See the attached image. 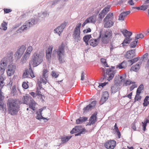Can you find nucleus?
I'll return each instance as SVG.
<instances>
[{
  "label": "nucleus",
  "mask_w": 149,
  "mask_h": 149,
  "mask_svg": "<svg viewBox=\"0 0 149 149\" xmlns=\"http://www.w3.org/2000/svg\"><path fill=\"white\" fill-rule=\"evenodd\" d=\"M7 104L9 114L13 116L17 114L19 110V107L16 100L9 99L7 102Z\"/></svg>",
  "instance_id": "nucleus-1"
},
{
  "label": "nucleus",
  "mask_w": 149,
  "mask_h": 149,
  "mask_svg": "<svg viewBox=\"0 0 149 149\" xmlns=\"http://www.w3.org/2000/svg\"><path fill=\"white\" fill-rule=\"evenodd\" d=\"M43 53L38 50L35 52L32 56V63L33 67H36L41 63L43 61Z\"/></svg>",
  "instance_id": "nucleus-2"
},
{
  "label": "nucleus",
  "mask_w": 149,
  "mask_h": 149,
  "mask_svg": "<svg viewBox=\"0 0 149 149\" xmlns=\"http://www.w3.org/2000/svg\"><path fill=\"white\" fill-rule=\"evenodd\" d=\"M113 13L108 14L103 20L104 27L107 28L112 27L114 23Z\"/></svg>",
  "instance_id": "nucleus-3"
},
{
  "label": "nucleus",
  "mask_w": 149,
  "mask_h": 149,
  "mask_svg": "<svg viewBox=\"0 0 149 149\" xmlns=\"http://www.w3.org/2000/svg\"><path fill=\"white\" fill-rule=\"evenodd\" d=\"M121 31L124 36L126 37L122 44L123 46H126L127 44L130 43L132 40L130 36L132 35V33L126 29L123 30Z\"/></svg>",
  "instance_id": "nucleus-4"
},
{
  "label": "nucleus",
  "mask_w": 149,
  "mask_h": 149,
  "mask_svg": "<svg viewBox=\"0 0 149 149\" xmlns=\"http://www.w3.org/2000/svg\"><path fill=\"white\" fill-rule=\"evenodd\" d=\"M112 31L111 29L106 30L102 35L101 40L102 42L105 44L109 42L108 39L112 37Z\"/></svg>",
  "instance_id": "nucleus-5"
},
{
  "label": "nucleus",
  "mask_w": 149,
  "mask_h": 149,
  "mask_svg": "<svg viewBox=\"0 0 149 149\" xmlns=\"http://www.w3.org/2000/svg\"><path fill=\"white\" fill-rule=\"evenodd\" d=\"M64 45L62 43L59 47L58 49L56 52L58 58L60 63H62L64 62V60H63V57L64 55Z\"/></svg>",
  "instance_id": "nucleus-6"
},
{
  "label": "nucleus",
  "mask_w": 149,
  "mask_h": 149,
  "mask_svg": "<svg viewBox=\"0 0 149 149\" xmlns=\"http://www.w3.org/2000/svg\"><path fill=\"white\" fill-rule=\"evenodd\" d=\"M81 25V23H79L77 25L72 34L73 38L77 41L80 40V28Z\"/></svg>",
  "instance_id": "nucleus-7"
},
{
  "label": "nucleus",
  "mask_w": 149,
  "mask_h": 149,
  "mask_svg": "<svg viewBox=\"0 0 149 149\" xmlns=\"http://www.w3.org/2000/svg\"><path fill=\"white\" fill-rule=\"evenodd\" d=\"M114 73L113 71L111 69H108L107 70L106 72L104 75V79H107L109 81L111 80L114 76Z\"/></svg>",
  "instance_id": "nucleus-8"
},
{
  "label": "nucleus",
  "mask_w": 149,
  "mask_h": 149,
  "mask_svg": "<svg viewBox=\"0 0 149 149\" xmlns=\"http://www.w3.org/2000/svg\"><path fill=\"white\" fill-rule=\"evenodd\" d=\"M26 49V45H22L15 54V56L17 57V59L20 58L23 54Z\"/></svg>",
  "instance_id": "nucleus-9"
},
{
  "label": "nucleus",
  "mask_w": 149,
  "mask_h": 149,
  "mask_svg": "<svg viewBox=\"0 0 149 149\" xmlns=\"http://www.w3.org/2000/svg\"><path fill=\"white\" fill-rule=\"evenodd\" d=\"M116 143L114 140H108L105 143L104 146L107 149H113L116 145Z\"/></svg>",
  "instance_id": "nucleus-10"
},
{
  "label": "nucleus",
  "mask_w": 149,
  "mask_h": 149,
  "mask_svg": "<svg viewBox=\"0 0 149 149\" xmlns=\"http://www.w3.org/2000/svg\"><path fill=\"white\" fill-rule=\"evenodd\" d=\"M83 131L81 130V127L79 126H76L74 128H73L72 130L70 132L71 134L75 133H78L77 134H75V136L80 135L83 132Z\"/></svg>",
  "instance_id": "nucleus-11"
},
{
  "label": "nucleus",
  "mask_w": 149,
  "mask_h": 149,
  "mask_svg": "<svg viewBox=\"0 0 149 149\" xmlns=\"http://www.w3.org/2000/svg\"><path fill=\"white\" fill-rule=\"evenodd\" d=\"M16 68L15 65H11L8 66L7 70V73L8 76H10L14 74Z\"/></svg>",
  "instance_id": "nucleus-12"
},
{
  "label": "nucleus",
  "mask_w": 149,
  "mask_h": 149,
  "mask_svg": "<svg viewBox=\"0 0 149 149\" xmlns=\"http://www.w3.org/2000/svg\"><path fill=\"white\" fill-rule=\"evenodd\" d=\"M7 65V61L5 58L1 61L0 63V71L3 74Z\"/></svg>",
  "instance_id": "nucleus-13"
},
{
  "label": "nucleus",
  "mask_w": 149,
  "mask_h": 149,
  "mask_svg": "<svg viewBox=\"0 0 149 149\" xmlns=\"http://www.w3.org/2000/svg\"><path fill=\"white\" fill-rule=\"evenodd\" d=\"M47 82V79L40 77H38L37 79V85L40 86H42V84L45 85Z\"/></svg>",
  "instance_id": "nucleus-14"
},
{
  "label": "nucleus",
  "mask_w": 149,
  "mask_h": 149,
  "mask_svg": "<svg viewBox=\"0 0 149 149\" xmlns=\"http://www.w3.org/2000/svg\"><path fill=\"white\" fill-rule=\"evenodd\" d=\"M96 102L95 101H93L90 104H89L86 107L84 108L83 109L84 112H87L91 110L95 106Z\"/></svg>",
  "instance_id": "nucleus-15"
},
{
  "label": "nucleus",
  "mask_w": 149,
  "mask_h": 149,
  "mask_svg": "<svg viewBox=\"0 0 149 149\" xmlns=\"http://www.w3.org/2000/svg\"><path fill=\"white\" fill-rule=\"evenodd\" d=\"M135 49H132L128 51L125 55V57L128 59H131L135 56Z\"/></svg>",
  "instance_id": "nucleus-16"
},
{
  "label": "nucleus",
  "mask_w": 149,
  "mask_h": 149,
  "mask_svg": "<svg viewBox=\"0 0 149 149\" xmlns=\"http://www.w3.org/2000/svg\"><path fill=\"white\" fill-rule=\"evenodd\" d=\"M4 98V96L2 94H0V111H2L4 110L5 111L6 110V105L4 104L3 101Z\"/></svg>",
  "instance_id": "nucleus-17"
},
{
  "label": "nucleus",
  "mask_w": 149,
  "mask_h": 149,
  "mask_svg": "<svg viewBox=\"0 0 149 149\" xmlns=\"http://www.w3.org/2000/svg\"><path fill=\"white\" fill-rule=\"evenodd\" d=\"M31 23L30 22H28L27 23V24L26 25H23L19 29L20 30L24 31L25 30L29 28L31 26L34 24V22H35V20L34 19H33L31 20Z\"/></svg>",
  "instance_id": "nucleus-18"
},
{
  "label": "nucleus",
  "mask_w": 149,
  "mask_h": 149,
  "mask_svg": "<svg viewBox=\"0 0 149 149\" xmlns=\"http://www.w3.org/2000/svg\"><path fill=\"white\" fill-rule=\"evenodd\" d=\"M130 10L122 12L120 14L119 16L118 20L123 21L124 20L125 17L130 14Z\"/></svg>",
  "instance_id": "nucleus-19"
},
{
  "label": "nucleus",
  "mask_w": 149,
  "mask_h": 149,
  "mask_svg": "<svg viewBox=\"0 0 149 149\" xmlns=\"http://www.w3.org/2000/svg\"><path fill=\"white\" fill-rule=\"evenodd\" d=\"M53 47L52 46H49L48 49L46 51V58L47 59L49 60L51 57V54Z\"/></svg>",
  "instance_id": "nucleus-20"
},
{
  "label": "nucleus",
  "mask_w": 149,
  "mask_h": 149,
  "mask_svg": "<svg viewBox=\"0 0 149 149\" xmlns=\"http://www.w3.org/2000/svg\"><path fill=\"white\" fill-rule=\"evenodd\" d=\"M109 96V95L107 92L105 91L103 93L100 100V102L101 104H103L107 100Z\"/></svg>",
  "instance_id": "nucleus-21"
},
{
  "label": "nucleus",
  "mask_w": 149,
  "mask_h": 149,
  "mask_svg": "<svg viewBox=\"0 0 149 149\" xmlns=\"http://www.w3.org/2000/svg\"><path fill=\"white\" fill-rule=\"evenodd\" d=\"M96 21V20L94 18V17L93 16H92L91 17L87 18L85 20L84 23L82 24V26L84 27L87 23L89 22L94 23Z\"/></svg>",
  "instance_id": "nucleus-22"
},
{
  "label": "nucleus",
  "mask_w": 149,
  "mask_h": 149,
  "mask_svg": "<svg viewBox=\"0 0 149 149\" xmlns=\"http://www.w3.org/2000/svg\"><path fill=\"white\" fill-rule=\"evenodd\" d=\"M96 113H94L90 117L89 123V124L91 125L94 124L96 120Z\"/></svg>",
  "instance_id": "nucleus-23"
},
{
  "label": "nucleus",
  "mask_w": 149,
  "mask_h": 149,
  "mask_svg": "<svg viewBox=\"0 0 149 149\" xmlns=\"http://www.w3.org/2000/svg\"><path fill=\"white\" fill-rule=\"evenodd\" d=\"M32 99H33L30 97L27 96H24L22 99V101L23 103L28 104Z\"/></svg>",
  "instance_id": "nucleus-24"
},
{
  "label": "nucleus",
  "mask_w": 149,
  "mask_h": 149,
  "mask_svg": "<svg viewBox=\"0 0 149 149\" xmlns=\"http://www.w3.org/2000/svg\"><path fill=\"white\" fill-rule=\"evenodd\" d=\"M4 75L2 74L0 76V94H2V93L1 92V89L5 84L4 82Z\"/></svg>",
  "instance_id": "nucleus-25"
},
{
  "label": "nucleus",
  "mask_w": 149,
  "mask_h": 149,
  "mask_svg": "<svg viewBox=\"0 0 149 149\" xmlns=\"http://www.w3.org/2000/svg\"><path fill=\"white\" fill-rule=\"evenodd\" d=\"M140 63H137L135 65H133L130 69L131 71L137 72L140 68Z\"/></svg>",
  "instance_id": "nucleus-26"
},
{
  "label": "nucleus",
  "mask_w": 149,
  "mask_h": 149,
  "mask_svg": "<svg viewBox=\"0 0 149 149\" xmlns=\"http://www.w3.org/2000/svg\"><path fill=\"white\" fill-rule=\"evenodd\" d=\"M36 104V103L33 99L28 104H29V108L34 111L35 110Z\"/></svg>",
  "instance_id": "nucleus-27"
},
{
  "label": "nucleus",
  "mask_w": 149,
  "mask_h": 149,
  "mask_svg": "<svg viewBox=\"0 0 149 149\" xmlns=\"http://www.w3.org/2000/svg\"><path fill=\"white\" fill-rule=\"evenodd\" d=\"M89 43L90 45L93 47L96 46L98 44V40L96 39H92L90 40Z\"/></svg>",
  "instance_id": "nucleus-28"
},
{
  "label": "nucleus",
  "mask_w": 149,
  "mask_h": 149,
  "mask_svg": "<svg viewBox=\"0 0 149 149\" xmlns=\"http://www.w3.org/2000/svg\"><path fill=\"white\" fill-rule=\"evenodd\" d=\"M42 90H44V88H42V86L37 85L36 92V94L37 95L42 96V94L41 91Z\"/></svg>",
  "instance_id": "nucleus-29"
},
{
  "label": "nucleus",
  "mask_w": 149,
  "mask_h": 149,
  "mask_svg": "<svg viewBox=\"0 0 149 149\" xmlns=\"http://www.w3.org/2000/svg\"><path fill=\"white\" fill-rule=\"evenodd\" d=\"M30 54L27 53L25 52L23 56L21 59V61L22 63H23L26 61L30 56Z\"/></svg>",
  "instance_id": "nucleus-30"
},
{
  "label": "nucleus",
  "mask_w": 149,
  "mask_h": 149,
  "mask_svg": "<svg viewBox=\"0 0 149 149\" xmlns=\"http://www.w3.org/2000/svg\"><path fill=\"white\" fill-rule=\"evenodd\" d=\"M87 120V118L86 117H80L76 120V123L77 124H81L83 122Z\"/></svg>",
  "instance_id": "nucleus-31"
},
{
  "label": "nucleus",
  "mask_w": 149,
  "mask_h": 149,
  "mask_svg": "<svg viewBox=\"0 0 149 149\" xmlns=\"http://www.w3.org/2000/svg\"><path fill=\"white\" fill-rule=\"evenodd\" d=\"M140 57H137L132 59L128 60V62L130 63L129 64L130 65H131L134 63L137 62L140 59Z\"/></svg>",
  "instance_id": "nucleus-32"
},
{
  "label": "nucleus",
  "mask_w": 149,
  "mask_h": 149,
  "mask_svg": "<svg viewBox=\"0 0 149 149\" xmlns=\"http://www.w3.org/2000/svg\"><path fill=\"white\" fill-rule=\"evenodd\" d=\"M118 47V45L115 44L113 41L111 42L110 46V52H112L113 50Z\"/></svg>",
  "instance_id": "nucleus-33"
},
{
  "label": "nucleus",
  "mask_w": 149,
  "mask_h": 149,
  "mask_svg": "<svg viewBox=\"0 0 149 149\" xmlns=\"http://www.w3.org/2000/svg\"><path fill=\"white\" fill-rule=\"evenodd\" d=\"M48 71L47 69L43 70L42 77L45 79H47L48 77Z\"/></svg>",
  "instance_id": "nucleus-34"
},
{
  "label": "nucleus",
  "mask_w": 149,
  "mask_h": 149,
  "mask_svg": "<svg viewBox=\"0 0 149 149\" xmlns=\"http://www.w3.org/2000/svg\"><path fill=\"white\" fill-rule=\"evenodd\" d=\"M118 87L116 84H115L111 87V92L112 93H115L118 90Z\"/></svg>",
  "instance_id": "nucleus-35"
},
{
  "label": "nucleus",
  "mask_w": 149,
  "mask_h": 149,
  "mask_svg": "<svg viewBox=\"0 0 149 149\" xmlns=\"http://www.w3.org/2000/svg\"><path fill=\"white\" fill-rule=\"evenodd\" d=\"M127 63L126 61H124L118 65V67L120 69L124 68L127 67Z\"/></svg>",
  "instance_id": "nucleus-36"
},
{
  "label": "nucleus",
  "mask_w": 149,
  "mask_h": 149,
  "mask_svg": "<svg viewBox=\"0 0 149 149\" xmlns=\"http://www.w3.org/2000/svg\"><path fill=\"white\" fill-rule=\"evenodd\" d=\"M149 100V97L148 96H146L145 98L143 103V106L144 107H146L149 104V101L148 100Z\"/></svg>",
  "instance_id": "nucleus-37"
},
{
  "label": "nucleus",
  "mask_w": 149,
  "mask_h": 149,
  "mask_svg": "<svg viewBox=\"0 0 149 149\" xmlns=\"http://www.w3.org/2000/svg\"><path fill=\"white\" fill-rule=\"evenodd\" d=\"M71 137V136H66L65 137H62L61 139L62 143H64L68 141Z\"/></svg>",
  "instance_id": "nucleus-38"
},
{
  "label": "nucleus",
  "mask_w": 149,
  "mask_h": 149,
  "mask_svg": "<svg viewBox=\"0 0 149 149\" xmlns=\"http://www.w3.org/2000/svg\"><path fill=\"white\" fill-rule=\"evenodd\" d=\"M63 29H62L61 26H58L56 29H54V31L56 33H58L60 36L61 33L63 31Z\"/></svg>",
  "instance_id": "nucleus-39"
},
{
  "label": "nucleus",
  "mask_w": 149,
  "mask_h": 149,
  "mask_svg": "<svg viewBox=\"0 0 149 149\" xmlns=\"http://www.w3.org/2000/svg\"><path fill=\"white\" fill-rule=\"evenodd\" d=\"M42 111V109H40L39 110V113H37V115L36 117V118L38 119H40L43 118L41 114V112Z\"/></svg>",
  "instance_id": "nucleus-40"
},
{
  "label": "nucleus",
  "mask_w": 149,
  "mask_h": 149,
  "mask_svg": "<svg viewBox=\"0 0 149 149\" xmlns=\"http://www.w3.org/2000/svg\"><path fill=\"white\" fill-rule=\"evenodd\" d=\"M143 88L144 87L143 85L142 84H141L139 86L136 92L139 93H141V91L143 90Z\"/></svg>",
  "instance_id": "nucleus-41"
},
{
  "label": "nucleus",
  "mask_w": 149,
  "mask_h": 149,
  "mask_svg": "<svg viewBox=\"0 0 149 149\" xmlns=\"http://www.w3.org/2000/svg\"><path fill=\"white\" fill-rule=\"evenodd\" d=\"M140 93H139L136 92V95L135 96L134 98V102H136V101H139L141 99V97L140 95Z\"/></svg>",
  "instance_id": "nucleus-42"
},
{
  "label": "nucleus",
  "mask_w": 149,
  "mask_h": 149,
  "mask_svg": "<svg viewBox=\"0 0 149 149\" xmlns=\"http://www.w3.org/2000/svg\"><path fill=\"white\" fill-rule=\"evenodd\" d=\"M132 83H134V81H132L130 80H127L125 81H124L123 84V85L124 86H127V85H130L132 84Z\"/></svg>",
  "instance_id": "nucleus-43"
},
{
  "label": "nucleus",
  "mask_w": 149,
  "mask_h": 149,
  "mask_svg": "<svg viewBox=\"0 0 149 149\" xmlns=\"http://www.w3.org/2000/svg\"><path fill=\"white\" fill-rule=\"evenodd\" d=\"M33 50V47L31 46H29L27 48L26 52L27 53H28V54H30L32 52Z\"/></svg>",
  "instance_id": "nucleus-44"
},
{
  "label": "nucleus",
  "mask_w": 149,
  "mask_h": 149,
  "mask_svg": "<svg viewBox=\"0 0 149 149\" xmlns=\"http://www.w3.org/2000/svg\"><path fill=\"white\" fill-rule=\"evenodd\" d=\"M115 35L113 37L115 39L118 40L120 39L121 36V34L118 33H115Z\"/></svg>",
  "instance_id": "nucleus-45"
},
{
  "label": "nucleus",
  "mask_w": 149,
  "mask_h": 149,
  "mask_svg": "<svg viewBox=\"0 0 149 149\" xmlns=\"http://www.w3.org/2000/svg\"><path fill=\"white\" fill-rule=\"evenodd\" d=\"M29 69L30 72H29L30 75L32 78H34L35 77L33 71V70L31 69V66H29Z\"/></svg>",
  "instance_id": "nucleus-46"
},
{
  "label": "nucleus",
  "mask_w": 149,
  "mask_h": 149,
  "mask_svg": "<svg viewBox=\"0 0 149 149\" xmlns=\"http://www.w3.org/2000/svg\"><path fill=\"white\" fill-rule=\"evenodd\" d=\"M110 6H107V7H105L102 11V13H105L106 15L107 13L109 11Z\"/></svg>",
  "instance_id": "nucleus-47"
},
{
  "label": "nucleus",
  "mask_w": 149,
  "mask_h": 149,
  "mask_svg": "<svg viewBox=\"0 0 149 149\" xmlns=\"http://www.w3.org/2000/svg\"><path fill=\"white\" fill-rule=\"evenodd\" d=\"M138 40H135L132 42L130 44V46L131 47L134 48L136 47Z\"/></svg>",
  "instance_id": "nucleus-48"
},
{
  "label": "nucleus",
  "mask_w": 149,
  "mask_h": 149,
  "mask_svg": "<svg viewBox=\"0 0 149 149\" xmlns=\"http://www.w3.org/2000/svg\"><path fill=\"white\" fill-rule=\"evenodd\" d=\"M7 25V23L5 22H3L1 24V28L4 30H6L7 29V27L6 26Z\"/></svg>",
  "instance_id": "nucleus-49"
},
{
  "label": "nucleus",
  "mask_w": 149,
  "mask_h": 149,
  "mask_svg": "<svg viewBox=\"0 0 149 149\" xmlns=\"http://www.w3.org/2000/svg\"><path fill=\"white\" fill-rule=\"evenodd\" d=\"M134 83L132 84V85L130 87V90L131 91L133 90L134 88H136L137 87V85L135 84V82L134 81Z\"/></svg>",
  "instance_id": "nucleus-50"
},
{
  "label": "nucleus",
  "mask_w": 149,
  "mask_h": 149,
  "mask_svg": "<svg viewBox=\"0 0 149 149\" xmlns=\"http://www.w3.org/2000/svg\"><path fill=\"white\" fill-rule=\"evenodd\" d=\"M144 37L142 33H140L137 34L135 37V40H137L140 38H142Z\"/></svg>",
  "instance_id": "nucleus-51"
},
{
  "label": "nucleus",
  "mask_w": 149,
  "mask_h": 149,
  "mask_svg": "<svg viewBox=\"0 0 149 149\" xmlns=\"http://www.w3.org/2000/svg\"><path fill=\"white\" fill-rule=\"evenodd\" d=\"M101 61L102 63H103L104 65L106 67H109L108 64L107 63L106 59L104 58H101Z\"/></svg>",
  "instance_id": "nucleus-52"
},
{
  "label": "nucleus",
  "mask_w": 149,
  "mask_h": 149,
  "mask_svg": "<svg viewBox=\"0 0 149 149\" xmlns=\"http://www.w3.org/2000/svg\"><path fill=\"white\" fill-rule=\"evenodd\" d=\"M91 37V35H88L84 36L83 38L84 40L89 41V40Z\"/></svg>",
  "instance_id": "nucleus-53"
},
{
  "label": "nucleus",
  "mask_w": 149,
  "mask_h": 149,
  "mask_svg": "<svg viewBox=\"0 0 149 149\" xmlns=\"http://www.w3.org/2000/svg\"><path fill=\"white\" fill-rule=\"evenodd\" d=\"M106 15L105 13L101 12L99 15V18L101 20Z\"/></svg>",
  "instance_id": "nucleus-54"
},
{
  "label": "nucleus",
  "mask_w": 149,
  "mask_h": 149,
  "mask_svg": "<svg viewBox=\"0 0 149 149\" xmlns=\"http://www.w3.org/2000/svg\"><path fill=\"white\" fill-rule=\"evenodd\" d=\"M22 86L23 88L25 89H26L29 87L28 85L26 82H24L22 84Z\"/></svg>",
  "instance_id": "nucleus-55"
},
{
  "label": "nucleus",
  "mask_w": 149,
  "mask_h": 149,
  "mask_svg": "<svg viewBox=\"0 0 149 149\" xmlns=\"http://www.w3.org/2000/svg\"><path fill=\"white\" fill-rule=\"evenodd\" d=\"M141 10H145L148 8V6L147 5H142L141 6Z\"/></svg>",
  "instance_id": "nucleus-56"
},
{
  "label": "nucleus",
  "mask_w": 149,
  "mask_h": 149,
  "mask_svg": "<svg viewBox=\"0 0 149 149\" xmlns=\"http://www.w3.org/2000/svg\"><path fill=\"white\" fill-rule=\"evenodd\" d=\"M28 72L27 70H26L25 72L23 73V77L24 78H25L28 77Z\"/></svg>",
  "instance_id": "nucleus-57"
},
{
  "label": "nucleus",
  "mask_w": 149,
  "mask_h": 149,
  "mask_svg": "<svg viewBox=\"0 0 149 149\" xmlns=\"http://www.w3.org/2000/svg\"><path fill=\"white\" fill-rule=\"evenodd\" d=\"M126 77V75L125 74H124L122 76H120V80L121 82H122L123 81H124Z\"/></svg>",
  "instance_id": "nucleus-58"
},
{
  "label": "nucleus",
  "mask_w": 149,
  "mask_h": 149,
  "mask_svg": "<svg viewBox=\"0 0 149 149\" xmlns=\"http://www.w3.org/2000/svg\"><path fill=\"white\" fill-rule=\"evenodd\" d=\"M67 22H64L62 23L60 26H61V27L62 29H64L66 25L67 24Z\"/></svg>",
  "instance_id": "nucleus-59"
},
{
  "label": "nucleus",
  "mask_w": 149,
  "mask_h": 149,
  "mask_svg": "<svg viewBox=\"0 0 149 149\" xmlns=\"http://www.w3.org/2000/svg\"><path fill=\"white\" fill-rule=\"evenodd\" d=\"M142 123L143 124V129L144 131H145L146 130V127L147 126V123H146V122L145 121L144 123L142 122Z\"/></svg>",
  "instance_id": "nucleus-60"
},
{
  "label": "nucleus",
  "mask_w": 149,
  "mask_h": 149,
  "mask_svg": "<svg viewBox=\"0 0 149 149\" xmlns=\"http://www.w3.org/2000/svg\"><path fill=\"white\" fill-rule=\"evenodd\" d=\"M135 123L134 122L131 125V128L134 131H135L136 130V125H135Z\"/></svg>",
  "instance_id": "nucleus-61"
},
{
  "label": "nucleus",
  "mask_w": 149,
  "mask_h": 149,
  "mask_svg": "<svg viewBox=\"0 0 149 149\" xmlns=\"http://www.w3.org/2000/svg\"><path fill=\"white\" fill-rule=\"evenodd\" d=\"M4 12L6 13H8L12 11V10L10 9L4 8L3 9Z\"/></svg>",
  "instance_id": "nucleus-62"
},
{
  "label": "nucleus",
  "mask_w": 149,
  "mask_h": 149,
  "mask_svg": "<svg viewBox=\"0 0 149 149\" xmlns=\"http://www.w3.org/2000/svg\"><path fill=\"white\" fill-rule=\"evenodd\" d=\"M91 31V30L90 28H88L87 29L84 30L83 31V32L84 33H87L88 32H90Z\"/></svg>",
  "instance_id": "nucleus-63"
},
{
  "label": "nucleus",
  "mask_w": 149,
  "mask_h": 149,
  "mask_svg": "<svg viewBox=\"0 0 149 149\" xmlns=\"http://www.w3.org/2000/svg\"><path fill=\"white\" fill-rule=\"evenodd\" d=\"M148 54L147 53H146L144 54L142 57L143 59V60L144 59H147L148 58Z\"/></svg>",
  "instance_id": "nucleus-64"
}]
</instances>
